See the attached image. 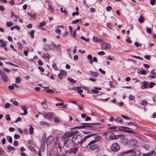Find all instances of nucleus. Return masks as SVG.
<instances>
[{
  "label": "nucleus",
  "instance_id": "nucleus-1",
  "mask_svg": "<svg viewBox=\"0 0 156 156\" xmlns=\"http://www.w3.org/2000/svg\"><path fill=\"white\" fill-rule=\"evenodd\" d=\"M96 134L93 133L88 135L86 136L83 138L80 135L77 134H73V136L72 141L74 144L78 145L80 144H82L87 139L89 138L96 135Z\"/></svg>",
  "mask_w": 156,
  "mask_h": 156
},
{
  "label": "nucleus",
  "instance_id": "nucleus-2",
  "mask_svg": "<svg viewBox=\"0 0 156 156\" xmlns=\"http://www.w3.org/2000/svg\"><path fill=\"white\" fill-rule=\"evenodd\" d=\"M82 124L83 125L81 126H77L76 128L78 129L86 128V129L89 130H96V128L93 125H100L101 124L99 123H82Z\"/></svg>",
  "mask_w": 156,
  "mask_h": 156
},
{
  "label": "nucleus",
  "instance_id": "nucleus-3",
  "mask_svg": "<svg viewBox=\"0 0 156 156\" xmlns=\"http://www.w3.org/2000/svg\"><path fill=\"white\" fill-rule=\"evenodd\" d=\"M129 153L131 154V156H140L141 154V152L138 149H133L122 152L120 153V154L123 155Z\"/></svg>",
  "mask_w": 156,
  "mask_h": 156
},
{
  "label": "nucleus",
  "instance_id": "nucleus-4",
  "mask_svg": "<svg viewBox=\"0 0 156 156\" xmlns=\"http://www.w3.org/2000/svg\"><path fill=\"white\" fill-rule=\"evenodd\" d=\"M76 133L75 132L69 131L65 133L62 137V139L64 141L63 145H65L67 143L68 141L69 140L68 139L73 136V135L75 134Z\"/></svg>",
  "mask_w": 156,
  "mask_h": 156
},
{
  "label": "nucleus",
  "instance_id": "nucleus-5",
  "mask_svg": "<svg viewBox=\"0 0 156 156\" xmlns=\"http://www.w3.org/2000/svg\"><path fill=\"white\" fill-rule=\"evenodd\" d=\"M103 136H105V138L108 139H111L114 140L117 138V136H116L112 131H109L107 132L103 133Z\"/></svg>",
  "mask_w": 156,
  "mask_h": 156
},
{
  "label": "nucleus",
  "instance_id": "nucleus-6",
  "mask_svg": "<svg viewBox=\"0 0 156 156\" xmlns=\"http://www.w3.org/2000/svg\"><path fill=\"white\" fill-rule=\"evenodd\" d=\"M127 144L128 147L130 148L136 147L138 146V143L136 140H131L127 141Z\"/></svg>",
  "mask_w": 156,
  "mask_h": 156
},
{
  "label": "nucleus",
  "instance_id": "nucleus-7",
  "mask_svg": "<svg viewBox=\"0 0 156 156\" xmlns=\"http://www.w3.org/2000/svg\"><path fill=\"white\" fill-rule=\"evenodd\" d=\"M110 149L112 151L117 152L120 149V146L118 143H114L111 145Z\"/></svg>",
  "mask_w": 156,
  "mask_h": 156
},
{
  "label": "nucleus",
  "instance_id": "nucleus-8",
  "mask_svg": "<svg viewBox=\"0 0 156 156\" xmlns=\"http://www.w3.org/2000/svg\"><path fill=\"white\" fill-rule=\"evenodd\" d=\"M123 128H124L123 131L124 132L129 133H133L136 134H137V133L136 132L133 131L132 129L130 128L125 126Z\"/></svg>",
  "mask_w": 156,
  "mask_h": 156
},
{
  "label": "nucleus",
  "instance_id": "nucleus-9",
  "mask_svg": "<svg viewBox=\"0 0 156 156\" xmlns=\"http://www.w3.org/2000/svg\"><path fill=\"white\" fill-rule=\"evenodd\" d=\"M102 49H110L111 48L110 44L108 43H104L101 45Z\"/></svg>",
  "mask_w": 156,
  "mask_h": 156
},
{
  "label": "nucleus",
  "instance_id": "nucleus-10",
  "mask_svg": "<svg viewBox=\"0 0 156 156\" xmlns=\"http://www.w3.org/2000/svg\"><path fill=\"white\" fill-rule=\"evenodd\" d=\"M52 113H47L46 112H44L42 113V115L45 118L47 119H51L52 118L53 116Z\"/></svg>",
  "mask_w": 156,
  "mask_h": 156
},
{
  "label": "nucleus",
  "instance_id": "nucleus-11",
  "mask_svg": "<svg viewBox=\"0 0 156 156\" xmlns=\"http://www.w3.org/2000/svg\"><path fill=\"white\" fill-rule=\"evenodd\" d=\"M46 145V140L45 137H44L41 140V148L42 149L43 151H44L45 150V147Z\"/></svg>",
  "mask_w": 156,
  "mask_h": 156
},
{
  "label": "nucleus",
  "instance_id": "nucleus-12",
  "mask_svg": "<svg viewBox=\"0 0 156 156\" xmlns=\"http://www.w3.org/2000/svg\"><path fill=\"white\" fill-rule=\"evenodd\" d=\"M78 150V147H73L68 151V153L70 154H74L76 153Z\"/></svg>",
  "mask_w": 156,
  "mask_h": 156
},
{
  "label": "nucleus",
  "instance_id": "nucleus-13",
  "mask_svg": "<svg viewBox=\"0 0 156 156\" xmlns=\"http://www.w3.org/2000/svg\"><path fill=\"white\" fill-rule=\"evenodd\" d=\"M117 138H120L121 140H122V142L123 141L125 143V144H127L128 141L127 138L125 137V136L123 135L120 134L119 135H117Z\"/></svg>",
  "mask_w": 156,
  "mask_h": 156
},
{
  "label": "nucleus",
  "instance_id": "nucleus-14",
  "mask_svg": "<svg viewBox=\"0 0 156 156\" xmlns=\"http://www.w3.org/2000/svg\"><path fill=\"white\" fill-rule=\"evenodd\" d=\"M2 75V80L5 82H7L9 80L8 75L5 73L3 74Z\"/></svg>",
  "mask_w": 156,
  "mask_h": 156
},
{
  "label": "nucleus",
  "instance_id": "nucleus-15",
  "mask_svg": "<svg viewBox=\"0 0 156 156\" xmlns=\"http://www.w3.org/2000/svg\"><path fill=\"white\" fill-rule=\"evenodd\" d=\"M54 140V138L53 136H50L48 137L47 140V145H50L52 144Z\"/></svg>",
  "mask_w": 156,
  "mask_h": 156
},
{
  "label": "nucleus",
  "instance_id": "nucleus-16",
  "mask_svg": "<svg viewBox=\"0 0 156 156\" xmlns=\"http://www.w3.org/2000/svg\"><path fill=\"white\" fill-rule=\"evenodd\" d=\"M66 71L62 70H60L59 73L58 74V76L59 77V78L60 79H62V76L66 75Z\"/></svg>",
  "mask_w": 156,
  "mask_h": 156
},
{
  "label": "nucleus",
  "instance_id": "nucleus-17",
  "mask_svg": "<svg viewBox=\"0 0 156 156\" xmlns=\"http://www.w3.org/2000/svg\"><path fill=\"white\" fill-rule=\"evenodd\" d=\"M21 107V108L24 111V112L21 113V114L23 115H27L28 113V112L27 110V108L26 105H22Z\"/></svg>",
  "mask_w": 156,
  "mask_h": 156
},
{
  "label": "nucleus",
  "instance_id": "nucleus-18",
  "mask_svg": "<svg viewBox=\"0 0 156 156\" xmlns=\"http://www.w3.org/2000/svg\"><path fill=\"white\" fill-rule=\"evenodd\" d=\"M89 149L91 150H94L99 147V145L97 144H94L90 145Z\"/></svg>",
  "mask_w": 156,
  "mask_h": 156
},
{
  "label": "nucleus",
  "instance_id": "nucleus-19",
  "mask_svg": "<svg viewBox=\"0 0 156 156\" xmlns=\"http://www.w3.org/2000/svg\"><path fill=\"white\" fill-rule=\"evenodd\" d=\"M93 41L98 42H102L103 41V40L99 38L98 37L94 36L92 39Z\"/></svg>",
  "mask_w": 156,
  "mask_h": 156
},
{
  "label": "nucleus",
  "instance_id": "nucleus-20",
  "mask_svg": "<svg viewBox=\"0 0 156 156\" xmlns=\"http://www.w3.org/2000/svg\"><path fill=\"white\" fill-rule=\"evenodd\" d=\"M52 44L53 46L57 50L59 51L60 50L61 46V45L59 44L56 45V44L54 42H52Z\"/></svg>",
  "mask_w": 156,
  "mask_h": 156
},
{
  "label": "nucleus",
  "instance_id": "nucleus-21",
  "mask_svg": "<svg viewBox=\"0 0 156 156\" xmlns=\"http://www.w3.org/2000/svg\"><path fill=\"white\" fill-rule=\"evenodd\" d=\"M142 148L145 149L146 151H148L150 148V145L148 144H144L142 146Z\"/></svg>",
  "mask_w": 156,
  "mask_h": 156
},
{
  "label": "nucleus",
  "instance_id": "nucleus-22",
  "mask_svg": "<svg viewBox=\"0 0 156 156\" xmlns=\"http://www.w3.org/2000/svg\"><path fill=\"white\" fill-rule=\"evenodd\" d=\"M0 47L3 48L6 45V44L5 42H4L2 40H0Z\"/></svg>",
  "mask_w": 156,
  "mask_h": 156
},
{
  "label": "nucleus",
  "instance_id": "nucleus-23",
  "mask_svg": "<svg viewBox=\"0 0 156 156\" xmlns=\"http://www.w3.org/2000/svg\"><path fill=\"white\" fill-rule=\"evenodd\" d=\"M144 20L143 16L142 15H141L139 18L138 20L140 23H142L144 22Z\"/></svg>",
  "mask_w": 156,
  "mask_h": 156
},
{
  "label": "nucleus",
  "instance_id": "nucleus-24",
  "mask_svg": "<svg viewBox=\"0 0 156 156\" xmlns=\"http://www.w3.org/2000/svg\"><path fill=\"white\" fill-rule=\"evenodd\" d=\"M90 73L91 75L93 77H97L98 76V74L96 72L90 71Z\"/></svg>",
  "mask_w": 156,
  "mask_h": 156
},
{
  "label": "nucleus",
  "instance_id": "nucleus-25",
  "mask_svg": "<svg viewBox=\"0 0 156 156\" xmlns=\"http://www.w3.org/2000/svg\"><path fill=\"white\" fill-rule=\"evenodd\" d=\"M35 31L34 30H31L30 32H28V34L30 35L31 37L33 38L34 37V33Z\"/></svg>",
  "mask_w": 156,
  "mask_h": 156
},
{
  "label": "nucleus",
  "instance_id": "nucleus-26",
  "mask_svg": "<svg viewBox=\"0 0 156 156\" xmlns=\"http://www.w3.org/2000/svg\"><path fill=\"white\" fill-rule=\"evenodd\" d=\"M143 86L144 88H142V89H146L147 88L148 86V83L147 81H144L143 83Z\"/></svg>",
  "mask_w": 156,
  "mask_h": 156
},
{
  "label": "nucleus",
  "instance_id": "nucleus-27",
  "mask_svg": "<svg viewBox=\"0 0 156 156\" xmlns=\"http://www.w3.org/2000/svg\"><path fill=\"white\" fill-rule=\"evenodd\" d=\"M40 124L41 126L46 125L47 126H49V123L44 121L41 122H40Z\"/></svg>",
  "mask_w": 156,
  "mask_h": 156
},
{
  "label": "nucleus",
  "instance_id": "nucleus-28",
  "mask_svg": "<svg viewBox=\"0 0 156 156\" xmlns=\"http://www.w3.org/2000/svg\"><path fill=\"white\" fill-rule=\"evenodd\" d=\"M28 147L29 149L31 151L34 152L35 151V150L34 147L31 145H29L28 146Z\"/></svg>",
  "mask_w": 156,
  "mask_h": 156
},
{
  "label": "nucleus",
  "instance_id": "nucleus-29",
  "mask_svg": "<svg viewBox=\"0 0 156 156\" xmlns=\"http://www.w3.org/2000/svg\"><path fill=\"white\" fill-rule=\"evenodd\" d=\"M121 116L124 119L127 120H129L131 119V118L125 115H121Z\"/></svg>",
  "mask_w": 156,
  "mask_h": 156
},
{
  "label": "nucleus",
  "instance_id": "nucleus-30",
  "mask_svg": "<svg viewBox=\"0 0 156 156\" xmlns=\"http://www.w3.org/2000/svg\"><path fill=\"white\" fill-rule=\"evenodd\" d=\"M115 121L117 122L122 123L123 122L122 120L120 117H118L115 119Z\"/></svg>",
  "mask_w": 156,
  "mask_h": 156
},
{
  "label": "nucleus",
  "instance_id": "nucleus-31",
  "mask_svg": "<svg viewBox=\"0 0 156 156\" xmlns=\"http://www.w3.org/2000/svg\"><path fill=\"white\" fill-rule=\"evenodd\" d=\"M46 22L44 21H43L42 22L40 23L39 25L38 26V27H41L42 26H44L46 25Z\"/></svg>",
  "mask_w": 156,
  "mask_h": 156
},
{
  "label": "nucleus",
  "instance_id": "nucleus-32",
  "mask_svg": "<svg viewBox=\"0 0 156 156\" xmlns=\"http://www.w3.org/2000/svg\"><path fill=\"white\" fill-rule=\"evenodd\" d=\"M27 14H28L32 18L35 19L36 17V14H32V13L29 12H27Z\"/></svg>",
  "mask_w": 156,
  "mask_h": 156
},
{
  "label": "nucleus",
  "instance_id": "nucleus-33",
  "mask_svg": "<svg viewBox=\"0 0 156 156\" xmlns=\"http://www.w3.org/2000/svg\"><path fill=\"white\" fill-rule=\"evenodd\" d=\"M94 138L95 139V140L97 141L100 140L101 139V137L100 136L96 135L94 136Z\"/></svg>",
  "mask_w": 156,
  "mask_h": 156
},
{
  "label": "nucleus",
  "instance_id": "nucleus-34",
  "mask_svg": "<svg viewBox=\"0 0 156 156\" xmlns=\"http://www.w3.org/2000/svg\"><path fill=\"white\" fill-rule=\"evenodd\" d=\"M106 26L107 27L110 29H112L113 28L112 24V23H107Z\"/></svg>",
  "mask_w": 156,
  "mask_h": 156
},
{
  "label": "nucleus",
  "instance_id": "nucleus-35",
  "mask_svg": "<svg viewBox=\"0 0 156 156\" xmlns=\"http://www.w3.org/2000/svg\"><path fill=\"white\" fill-rule=\"evenodd\" d=\"M52 68L54 69L55 70H58L57 68V66L56 64L55 63H54L52 65Z\"/></svg>",
  "mask_w": 156,
  "mask_h": 156
},
{
  "label": "nucleus",
  "instance_id": "nucleus-36",
  "mask_svg": "<svg viewBox=\"0 0 156 156\" xmlns=\"http://www.w3.org/2000/svg\"><path fill=\"white\" fill-rule=\"evenodd\" d=\"M30 128L29 130L30 133V134H32L34 133V129L31 125H30Z\"/></svg>",
  "mask_w": 156,
  "mask_h": 156
},
{
  "label": "nucleus",
  "instance_id": "nucleus-37",
  "mask_svg": "<svg viewBox=\"0 0 156 156\" xmlns=\"http://www.w3.org/2000/svg\"><path fill=\"white\" fill-rule=\"evenodd\" d=\"M48 10L52 13H53L54 12V10L52 7L50 5H48Z\"/></svg>",
  "mask_w": 156,
  "mask_h": 156
},
{
  "label": "nucleus",
  "instance_id": "nucleus-38",
  "mask_svg": "<svg viewBox=\"0 0 156 156\" xmlns=\"http://www.w3.org/2000/svg\"><path fill=\"white\" fill-rule=\"evenodd\" d=\"M45 91L46 93H53L54 92V91L51 89H49L48 90H45Z\"/></svg>",
  "mask_w": 156,
  "mask_h": 156
},
{
  "label": "nucleus",
  "instance_id": "nucleus-39",
  "mask_svg": "<svg viewBox=\"0 0 156 156\" xmlns=\"http://www.w3.org/2000/svg\"><path fill=\"white\" fill-rule=\"evenodd\" d=\"M80 87H76V90L78 91V92L79 93L81 94L83 93V90L80 89Z\"/></svg>",
  "mask_w": 156,
  "mask_h": 156
},
{
  "label": "nucleus",
  "instance_id": "nucleus-40",
  "mask_svg": "<svg viewBox=\"0 0 156 156\" xmlns=\"http://www.w3.org/2000/svg\"><path fill=\"white\" fill-rule=\"evenodd\" d=\"M68 80L72 83H76V81L75 80L70 77H68Z\"/></svg>",
  "mask_w": 156,
  "mask_h": 156
},
{
  "label": "nucleus",
  "instance_id": "nucleus-41",
  "mask_svg": "<svg viewBox=\"0 0 156 156\" xmlns=\"http://www.w3.org/2000/svg\"><path fill=\"white\" fill-rule=\"evenodd\" d=\"M137 128H139L141 130L143 131H146L147 128L144 126H140L138 125V126L137 127Z\"/></svg>",
  "mask_w": 156,
  "mask_h": 156
},
{
  "label": "nucleus",
  "instance_id": "nucleus-42",
  "mask_svg": "<svg viewBox=\"0 0 156 156\" xmlns=\"http://www.w3.org/2000/svg\"><path fill=\"white\" fill-rule=\"evenodd\" d=\"M7 148L9 150H13L15 151V149L13 147H11L10 145H8L7 147Z\"/></svg>",
  "mask_w": 156,
  "mask_h": 156
},
{
  "label": "nucleus",
  "instance_id": "nucleus-43",
  "mask_svg": "<svg viewBox=\"0 0 156 156\" xmlns=\"http://www.w3.org/2000/svg\"><path fill=\"white\" fill-rule=\"evenodd\" d=\"M6 63L12 66H13L16 67H18V66L17 65H16L10 62H7Z\"/></svg>",
  "mask_w": 156,
  "mask_h": 156
},
{
  "label": "nucleus",
  "instance_id": "nucleus-44",
  "mask_svg": "<svg viewBox=\"0 0 156 156\" xmlns=\"http://www.w3.org/2000/svg\"><path fill=\"white\" fill-rule=\"evenodd\" d=\"M21 81V79L19 77H16V83H20Z\"/></svg>",
  "mask_w": 156,
  "mask_h": 156
},
{
  "label": "nucleus",
  "instance_id": "nucleus-45",
  "mask_svg": "<svg viewBox=\"0 0 156 156\" xmlns=\"http://www.w3.org/2000/svg\"><path fill=\"white\" fill-rule=\"evenodd\" d=\"M141 105H142L146 106L147 105V102L144 100H143Z\"/></svg>",
  "mask_w": 156,
  "mask_h": 156
},
{
  "label": "nucleus",
  "instance_id": "nucleus-46",
  "mask_svg": "<svg viewBox=\"0 0 156 156\" xmlns=\"http://www.w3.org/2000/svg\"><path fill=\"white\" fill-rule=\"evenodd\" d=\"M5 153V152L3 149L2 148L0 147V155H4V154Z\"/></svg>",
  "mask_w": 156,
  "mask_h": 156
},
{
  "label": "nucleus",
  "instance_id": "nucleus-47",
  "mask_svg": "<svg viewBox=\"0 0 156 156\" xmlns=\"http://www.w3.org/2000/svg\"><path fill=\"white\" fill-rule=\"evenodd\" d=\"M43 57L46 58H50V55L48 54H43Z\"/></svg>",
  "mask_w": 156,
  "mask_h": 156
},
{
  "label": "nucleus",
  "instance_id": "nucleus-48",
  "mask_svg": "<svg viewBox=\"0 0 156 156\" xmlns=\"http://www.w3.org/2000/svg\"><path fill=\"white\" fill-rule=\"evenodd\" d=\"M146 31L147 33L150 34L151 33L152 30L151 28L147 27Z\"/></svg>",
  "mask_w": 156,
  "mask_h": 156
},
{
  "label": "nucleus",
  "instance_id": "nucleus-49",
  "mask_svg": "<svg viewBox=\"0 0 156 156\" xmlns=\"http://www.w3.org/2000/svg\"><path fill=\"white\" fill-rule=\"evenodd\" d=\"M131 56L132 57H133L134 58H136L139 59H140L141 60H143V59L140 56H135V55H131Z\"/></svg>",
  "mask_w": 156,
  "mask_h": 156
},
{
  "label": "nucleus",
  "instance_id": "nucleus-50",
  "mask_svg": "<svg viewBox=\"0 0 156 156\" xmlns=\"http://www.w3.org/2000/svg\"><path fill=\"white\" fill-rule=\"evenodd\" d=\"M140 73L143 75H145L146 74V72L144 70H141L140 71Z\"/></svg>",
  "mask_w": 156,
  "mask_h": 156
},
{
  "label": "nucleus",
  "instance_id": "nucleus-51",
  "mask_svg": "<svg viewBox=\"0 0 156 156\" xmlns=\"http://www.w3.org/2000/svg\"><path fill=\"white\" fill-rule=\"evenodd\" d=\"M155 85V83L153 82H151L150 83L149 85V88H152Z\"/></svg>",
  "mask_w": 156,
  "mask_h": 156
},
{
  "label": "nucleus",
  "instance_id": "nucleus-52",
  "mask_svg": "<svg viewBox=\"0 0 156 156\" xmlns=\"http://www.w3.org/2000/svg\"><path fill=\"white\" fill-rule=\"evenodd\" d=\"M60 10L62 12H63V13H65L66 15H67V11L65 10H63V8L62 7H61L60 8Z\"/></svg>",
  "mask_w": 156,
  "mask_h": 156
},
{
  "label": "nucleus",
  "instance_id": "nucleus-53",
  "mask_svg": "<svg viewBox=\"0 0 156 156\" xmlns=\"http://www.w3.org/2000/svg\"><path fill=\"white\" fill-rule=\"evenodd\" d=\"M10 107V104L8 103H6L5 105V107L6 108H8Z\"/></svg>",
  "mask_w": 156,
  "mask_h": 156
},
{
  "label": "nucleus",
  "instance_id": "nucleus-54",
  "mask_svg": "<svg viewBox=\"0 0 156 156\" xmlns=\"http://www.w3.org/2000/svg\"><path fill=\"white\" fill-rule=\"evenodd\" d=\"M79 14V12L78 11H76V12H73L72 14V16H74L75 15H78Z\"/></svg>",
  "mask_w": 156,
  "mask_h": 156
},
{
  "label": "nucleus",
  "instance_id": "nucleus-55",
  "mask_svg": "<svg viewBox=\"0 0 156 156\" xmlns=\"http://www.w3.org/2000/svg\"><path fill=\"white\" fill-rule=\"evenodd\" d=\"M20 136L18 134H15L14 135V138L16 139H18L19 138H20Z\"/></svg>",
  "mask_w": 156,
  "mask_h": 156
},
{
  "label": "nucleus",
  "instance_id": "nucleus-56",
  "mask_svg": "<svg viewBox=\"0 0 156 156\" xmlns=\"http://www.w3.org/2000/svg\"><path fill=\"white\" fill-rule=\"evenodd\" d=\"M80 20L79 19H77L74 21H73L72 22V23L73 24H76L80 21Z\"/></svg>",
  "mask_w": 156,
  "mask_h": 156
},
{
  "label": "nucleus",
  "instance_id": "nucleus-57",
  "mask_svg": "<svg viewBox=\"0 0 156 156\" xmlns=\"http://www.w3.org/2000/svg\"><path fill=\"white\" fill-rule=\"evenodd\" d=\"M127 125H129V126L132 125V126H134L136 127L138 126L137 125H136V124H134V123H133L131 122H129L128 123Z\"/></svg>",
  "mask_w": 156,
  "mask_h": 156
},
{
  "label": "nucleus",
  "instance_id": "nucleus-58",
  "mask_svg": "<svg viewBox=\"0 0 156 156\" xmlns=\"http://www.w3.org/2000/svg\"><path fill=\"white\" fill-rule=\"evenodd\" d=\"M96 142V140H92L88 144V146H90L91 145V144H94Z\"/></svg>",
  "mask_w": 156,
  "mask_h": 156
},
{
  "label": "nucleus",
  "instance_id": "nucleus-59",
  "mask_svg": "<svg viewBox=\"0 0 156 156\" xmlns=\"http://www.w3.org/2000/svg\"><path fill=\"white\" fill-rule=\"evenodd\" d=\"M12 23L10 22H7L6 23V26L8 27H10L12 26Z\"/></svg>",
  "mask_w": 156,
  "mask_h": 156
},
{
  "label": "nucleus",
  "instance_id": "nucleus-60",
  "mask_svg": "<svg viewBox=\"0 0 156 156\" xmlns=\"http://www.w3.org/2000/svg\"><path fill=\"white\" fill-rule=\"evenodd\" d=\"M156 3L155 0H150V3L152 5H154Z\"/></svg>",
  "mask_w": 156,
  "mask_h": 156
},
{
  "label": "nucleus",
  "instance_id": "nucleus-61",
  "mask_svg": "<svg viewBox=\"0 0 156 156\" xmlns=\"http://www.w3.org/2000/svg\"><path fill=\"white\" fill-rule=\"evenodd\" d=\"M7 137L9 138L8 141L10 143H12V137L11 136H8Z\"/></svg>",
  "mask_w": 156,
  "mask_h": 156
},
{
  "label": "nucleus",
  "instance_id": "nucleus-62",
  "mask_svg": "<svg viewBox=\"0 0 156 156\" xmlns=\"http://www.w3.org/2000/svg\"><path fill=\"white\" fill-rule=\"evenodd\" d=\"M6 119L7 121H9L10 120L11 118L9 114H7L5 116Z\"/></svg>",
  "mask_w": 156,
  "mask_h": 156
},
{
  "label": "nucleus",
  "instance_id": "nucleus-63",
  "mask_svg": "<svg viewBox=\"0 0 156 156\" xmlns=\"http://www.w3.org/2000/svg\"><path fill=\"white\" fill-rule=\"evenodd\" d=\"M105 52L103 51H100L98 52V55H103L105 54Z\"/></svg>",
  "mask_w": 156,
  "mask_h": 156
},
{
  "label": "nucleus",
  "instance_id": "nucleus-64",
  "mask_svg": "<svg viewBox=\"0 0 156 156\" xmlns=\"http://www.w3.org/2000/svg\"><path fill=\"white\" fill-rule=\"evenodd\" d=\"M112 9V8L111 6H107L106 8V11H110Z\"/></svg>",
  "mask_w": 156,
  "mask_h": 156
}]
</instances>
